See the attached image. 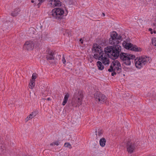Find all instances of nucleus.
Masks as SVG:
<instances>
[{"mask_svg":"<svg viewBox=\"0 0 156 156\" xmlns=\"http://www.w3.org/2000/svg\"><path fill=\"white\" fill-rule=\"evenodd\" d=\"M44 0H38V1L40 2H42L44 1Z\"/></svg>","mask_w":156,"mask_h":156,"instance_id":"nucleus-35","label":"nucleus"},{"mask_svg":"<svg viewBox=\"0 0 156 156\" xmlns=\"http://www.w3.org/2000/svg\"><path fill=\"white\" fill-rule=\"evenodd\" d=\"M103 131L101 129H98V131L96 130V135L97 136H100L103 133Z\"/></svg>","mask_w":156,"mask_h":156,"instance_id":"nucleus-19","label":"nucleus"},{"mask_svg":"<svg viewBox=\"0 0 156 156\" xmlns=\"http://www.w3.org/2000/svg\"><path fill=\"white\" fill-rule=\"evenodd\" d=\"M31 2L32 3H34V1H33V0H31Z\"/></svg>","mask_w":156,"mask_h":156,"instance_id":"nucleus-39","label":"nucleus"},{"mask_svg":"<svg viewBox=\"0 0 156 156\" xmlns=\"http://www.w3.org/2000/svg\"><path fill=\"white\" fill-rule=\"evenodd\" d=\"M99 143L100 145L102 147H104L105 146L106 143V140L104 138H102L100 139Z\"/></svg>","mask_w":156,"mask_h":156,"instance_id":"nucleus-16","label":"nucleus"},{"mask_svg":"<svg viewBox=\"0 0 156 156\" xmlns=\"http://www.w3.org/2000/svg\"><path fill=\"white\" fill-rule=\"evenodd\" d=\"M113 72H112L111 73V75L112 76H114V75L116 74V73L114 71H113Z\"/></svg>","mask_w":156,"mask_h":156,"instance_id":"nucleus-33","label":"nucleus"},{"mask_svg":"<svg viewBox=\"0 0 156 156\" xmlns=\"http://www.w3.org/2000/svg\"><path fill=\"white\" fill-rule=\"evenodd\" d=\"M69 3L70 5L74 4V2H73V0H69Z\"/></svg>","mask_w":156,"mask_h":156,"instance_id":"nucleus-29","label":"nucleus"},{"mask_svg":"<svg viewBox=\"0 0 156 156\" xmlns=\"http://www.w3.org/2000/svg\"><path fill=\"white\" fill-rule=\"evenodd\" d=\"M60 142L59 140L55 141V142H53L52 143H50V145L51 146H53L55 145L58 146Z\"/></svg>","mask_w":156,"mask_h":156,"instance_id":"nucleus-20","label":"nucleus"},{"mask_svg":"<svg viewBox=\"0 0 156 156\" xmlns=\"http://www.w3.org/2000/svg\"><path fill=\"white\" fill-rule=\"evenodd\" d=\"M33 117L31 116L30 114L28 116L27 118L26 119V121H27L29 120L30 119H31L33 118Z\"/></svg>","mask_w":156,"mask_h":156,"instance_id":"nucleus-26","label":"nucleus"},{"mask_svg":"<svg viewBox=\"0 0 156 156\" xmlns=\"http://www.w3.org/2000/svg\"><path fill=\"white\" fill-rule=\"evenodd\" d=\"M97 65L98 68V69L102 70L104 68V66L102 63L100 61H98L97 62Z\"/></svg>","mask_w":156,"mask_h":156,"instance_id":"nucleus-17","label":"nucleus"},{"mask_svg":"<svg viewBox=\"0 0 156 156\" xmlns=\"http://www.w3.org/2000/svg\"><path fill=\"white\" fill-rule=\"evenodd\" d=\"M102 15H103V16H105V14L104 13H103H103H102Z\"/></svg>","mask_w":156,"mask_h":156,"instance_id":"nucleus-37","label":"nucleus"},{"mask_svg":"<svg viewBox=\"0 0 156 156\" xmlns=\"http://www.w3.org/2000/svg\"><path fill=\"white\" fill-rule=\"evenodd\" d=\"M64 146L66 147H68L69 149H71L72 148L71 145L69 143H65Z\"/></svg>","mask_w":156,"mask_h":156,"instance_id":"nucleus-21","label":"nucleus"},{"mask_svg":"<svg viewBox=\"0 0 156 156\" xmlns=\"http://www.w3.org/2000/svg\"><path fill=\"white\" fill-rule=\"evenodd\" d=\"M121 38L122 37L121 36L118 37V34L116 32H113L111 34V38H110L109 41V44H119L120 42L119 40H121Z\"/></svg>","mask_w":156,"mask_h":156,"instance_id":"nucleus-6","label":"nucleus"},{"mask_svg":"<svg viewBox=\"0 0 156 156\" xmlns=\"http://www.w3.org/2000/svg\"><path fill=\"white\" fill-rule=\"evenodd\" d=\"M0 151L2 153H4L6 151V148L4 146H2L0 148Z\"/></svg>","mask_w":156,"mask_h":156,"instance_id":"nucleus-23","label":"nucleus"},{"mask_svg":"<svg viewBox=\"0 0 156 156\" xmlns=\"http://www.w3.org/2000/svg\"><path fill=\"white\" fill-rule=\"evenodd\" d=\"M20 11V10L19 8H16L14 10V11L11 13V15L13 16H16L19 14Z\"/></svg>","mask_w":156,"mask_h":156,"instance_id":"nucleus-14","label":"nucleus"},{"mask_svg":"<svg viewBox=\"0 0 156 156\" xmlns=\"http://www.w3.org/2000/svg\"><path fill=\"white\" fill-rule=\"evenodd\" d=\"M46 58L47 60H54L55 59V54L49 49H48L46 51Z\"/></svg>","mask_w":156,"mask_h":156,"instance_id":"nucleus-11","label":"nucleus"},{"mask_svg":"<svg viewBox=\"0 0 156 156\" xmlns=\"http://www.w3.org/2000/svg\"><path fill=\"white\" fill-rule=\"evenodd\" d=\"M64 35L66 36H69V34L68 31H66V33L65 34H63Z\"/></svg>","mask_w":156,"mask_h":156,"instance_id":"nucleus-32","label":"nucleus"},{"mask_svg":"<svg viewBox=\"0 0 156 156\" xmlns=\"http://www.w3.org/2000/svg\"><path fill=\"white\" fill-rule=\"evenodd\" d=\"M30 115H31V116L33 117H34L36 115V112H32L30 114Z\"/></svg>","mask_w":156,"mask_h":156,"instance_id":"nucleus-28","label":"nucleus"},{"mask_svg":"<svg viewBox=\"0 0 156 156\" xmlns=\"http://www.w3.org/2000/svg\"><path fill=\"white\" fill-rule=\"evenodd\" d=\"M64 13L63 9L60 8L55 9L52 11L53 17L58 20L62 18Z\"/></svg>","mask_w":156,"mask_h":156,"instance_id":"nucleus-4","label":"nucleus"},{"mask_svg":"<svg viewBox=\"0 0 156 156\" xmlns=\"http://www.w3.org/2000/svg\"><path fill=\"white\" fill-rule=\"evenodd\" d=\"M58 57H59V55H58ZM59 56H61V55H60Z\"/></svg>","mask_w":156,"mask_h":156,"instance_id":"nucleus-41","label":"nucleus"},{"mask_svg":"<svg viewBox=\"0 0 156 156\" xmlns=\"http://www.w3.org/2000/svg\"><path fill=\"white\" fill-rule=\"evenodd\" d=\"M80 41L81 42V43L82 44H83V40H82V39H80Z\"/></svg>","mask_w":156,"mask_h":156,"instance_id":"nucleus-36","label":"nucleus"},{"mask_svg":"<svg viewBox=\"0 0 156 156\" xmlns=\"http://www.w3.org/2000/svg\"><path fill=\"white\" fill-rule=\"evenodd\" d=\"M149 30L151 32V34H153V33L154 34L156 33V31L155 30H153L151 28H149Z\"/></svg>","mask_w":156,"mask_h":156,"instance_id":"nucleus-27","label":"nucleus"},{"mask_svg":"<svg viewBox=\"0 0 156 156\" xmlns=\"http://www.w3.org/2000/svg\"><path fill=\"white\" fill-rule=\"evenodd\" d=\"M114 66V67H115V69H115V67H117V66Z\"/></svg>","mask_w":156,"mask_h":156,"instance_id":"nucleus-40","label":"nucleus"},{"mask_svg":"<svg viewBox=\"0 0 156 156\" xmlns=\"http://www.w3.org/2000/svg\"><path fill=\"white\" fill-rule=\"evenodd\" d=\"M34 42L31 41L26 42L24 45V48L27 50H31L34 48Z\"/></svg>","mask_w":156,"mask_h":156,"instance_id":"nucleus-12","label":"nucleus"},{"mask_svg":"<svg viewBox=\"0 0 156 156\" xmlns=\"http://www.w3.org/2000/svg\"><path fill=\"white\" fill-rule=\"evenodd\" d=\"M137 145L136 143H132L128 142L126 144V148L129 153L131 154L133 152Z\"/></svg>","mask_w":156,"mask_h":156,"instance_id":"nucleus-9","label":"nucleus"},{"mask_svg":"<svg viewBox=\"0 0 156 156\" xmlns=\"http://www.w3.org/2000/svg\"><path fill=\"white\" fill-rule=\"evenodd\" d=\"M61 2L60 0H49L48 5L52 7L55 6H60L61 5Z\"/></svg>","mask_w":156,"mask_h":156,"instance_id":"nucleus-10","label":"nucleus"},{"mask_svg":"<svg viewBox=\"0 0 156 156\" xmlns=\"http://www.w3.org/2000/svg\"><path fill=\"white\" fill-rule=\"evenodd\" d=\"M115 69H113L112 65H111L110 66V69H108V71L110 72H112L113 71H115Z\"/></svg>","mask_w":156,"mask_h":156,"instance_id":"nucleus-25","label":"nucleus"},{"mask_svg":"<svg viewBox=\"0 0 156 156\" xmlns=\"http://www.w3.org/2000/svg\"><path fill=\"white\" fill-rule=\"evenodd\" d=\"M113 66H117L115 67V69L118 71V73H120L121 71V64L118 60H114L112 62V64Z\"/></svg>","mask_w":156,"mask_h":156,"instance_id":"nucleus-13","label":"nucleus"},{"mask_svg":"<svg viewBox=\"0 0 156 156\" xmlns=\"http://www.w3.org/2000/svg\"><path fill=\"white\" fill-rule=\"evenodd\" d=\"M94 97L96 101L101 102V103L105 102L107 100L106 97L99 92H97L95 93Z\"/></svg>","mask_w":156,"mask_h":156,"instance_id":"nucleus-7","label":"nucleus"},{"mask_svg":"<svg viewBox=\"0 0 156 156\" xmlns=\"http://www.w3.org/2000/svg\"><path fill=\"white\" fill-rule=\"evenodd\" d=\"M119 56L123 63L127 66L130 65L131 61L135 58L134 55L121 52Z\"/></svg>","mask_w":156,"mask_h":156,"instance_id":"nucleus-2","label":"nucleus"},{"mask_svg":"<svg viewBox=\"0 0 156 156\" xmlns=\"http://www.w3.org/2000/svg\"><path fill=\"white\" fill-rule=\"evenodd\" d=\"M112 45L108 46L105 48L104 53L101 48L97 44H93L92 51L95 53L93 57L96 59H98L102 61L105 65L108 64L109 60L107 57L114 59L117 58L120 55L121 50V47L118 44H110Z\"/></svg>","mask_w":156,"mask_h":156,"instance_id":"nucleus-1","label":"nucleus"},{"mask_svg":"<svg viewBox=\"0 0 156 156\" xmlns=\"http://www.w3.org/2000/svg\"><path fill=\"white\" fill-rule=\"evenodd\" d=\"M50 100V98H49L47 99V100L48 101L49 100Z\"/></svg>","mask_w":156,"mask_h":156,"instance_id":"nucleus-38","label":"nucleus"},{"mask_svg":"<svg viewBox=\"0 0 156 156\" xmlns=\"http://www.w3.org/2000/svg\"><path fill=\"white\" fill-rule=\"evenodd\" d=\"M30 83H29L30 86V88L32 89L34 88L35 86V81L34 80H30Z\"/></svg>","mask_w":156,"mask_h":156,"instance_id":"nucleus-18","label":"nucleus"},{"mask_svg":"<svg viewBox=\"0 0 156 156\" xmlns=\"http://www.w3.org/2000/svg\"><path fill=\"white\" fill-rule=\"evenodd\" d=\"M123 45L125 48L126 49H130L133 51H141V48H139L136 45H133L130 43H123Z\"/></svg>","mask_w":156,"mask_h":156,"instance_id":"nucleus-8","label":"nucleus"},{"mask_svg":"<svg viewBox=\"0 0 156 156\" xmlns=\"http://www.w3.org/2000/svg\"><path fill=\"white\" fill-rule=\"evenodd\" d=\"M69 96V95L68 93L66 94L65 95L62 103V105L63 106H64L67 102Z\"/></svg>","mask_w":156,"mask_h":156,"instance_id":"nucleus-15","label":"nucleus"},{"mask_svg":"<svg viewBox=\"0 0 156 156\" xmlns=\"http://www.w3.org/2000/svg\"><path fill=\"white\" fill-rule=\"evenodd\" d=\"M42 27V26L40 23H38L37 25L36 28L37 29L40 30H41Z\"/></svg>","mask_w":156,"mask_h":156,"instance_id":"nucleus-24","label":"nucleus"},{"mask_svg":"<svg viewBox=\"0 0 156 156\" xmlns=\"http://www.w3.org/2000/svg\"><path fill=\"white\" fill-rule=\"evenodd\" d=\"M37 75L36 73H33L32 76V79L31 80H34V81H35V80L37 78Z\"/></svg>","mask_w":156,"mask_h":156,"instance_id":"nucleus-22","label":"nucleus"},{"mask_svg":"<svg viewBox=\"0 0 156 156\" xmlns=\"http://www.w3.org/2000/svg\"><path fill=\"white\" fill-rule=\"evenodd\" d=\"M62 60L63 63L65 64V63L66 62V60L65 59L64 55L63 56L62 59Z\"/></svg>","mask_w":156,"mask_h":156,"instance_id":"nucleus-31","label":"nucleus"},{"mask_svg":"<svg viewBox=\"0 0 156 156\" xmlns=\"http://www.w3.org/2000/svg\"><path fill=\"white\" fill-rule=\"evenodd\" d=\"M41 3L42 2H40L38 3L37 4V5L38 6V8H39L40 7V5L41 4Z\"/></svg>","mask_w":156,"mask_h":156,"instance_id":"nucleus-34","label":"nucleus"},{"mask_svg":"<svg viewBox=\"0 0 156 156\" xmlns=\"http://www.w3.org/2000/svg\"><path fill=\"white\" fill-rule=\"evenodd\" d=\"M82 93L80 91L76 92L74 94V98L70 103L69 104V107H76L77 104L80 105L82 104V100L83 98Z\"/></svg>","mask_w":156,"mask_h":156,"instance_id":"nucleus-3","label":"nucleus"},{"mask_svg":"<svg viewBox=\"0 0 156 156\" xmlns=\"http://www.w3.org/2000/svg\"><path fill=\"white\" fill-rule=\"evenodd\" d=\"M147 57H141L139 58L137 57L134 60L135 66L136 68L140 69L147 63Z\"/></svg>","mask_w":156,"mask_h":156,"instance_id":"nucleus-5","label":"nucleus"},{"mask_svg":"<svg viewBox=\"0 0 156 156\" xmlns=\"http://www.w3.org/2000/svg\"><path fill=\"white\" fill-rule=\"evenodd\" d=\"M152 44L156 46V38L152 40Z\"/></svg>","mask_w":156,"mask_h":156,"instance_id":"nucleus-30","label":"nucleus"}]
</instances>
